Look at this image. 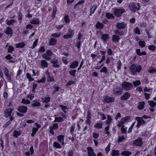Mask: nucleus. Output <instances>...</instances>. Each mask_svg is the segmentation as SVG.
Returning a JSON list of instances; mask_svg holds the SVG:
<instances>
[{"label": "nucleus", "instance_id": "obj_1", "mask_svg": "<svg viewBox=\"0 0 156 156\" xmlns=\"http://www.w3.org/2000/svg\"><path fill=\"white\" fill-rule=\"evenodd\" d=\"M129 69L132 74L133 75H134L136 73L140 72L142 68L140 65L137 66L135 64H133L131 65Z\"/></svg>", "mask_w": 156, "mask_h": 156}, {"label": "nucleus", "instance_id": "obj_2", "mask_svg": "<svg viewBox=\"0 0 156 156\" xmlns=\"http://www.w3.org/2000/svg\"><path fill=\"white\" fill-rule=\"evenodd\" d=\"M129 7L130 9L134 12L139 11L140 9V6L139 3L135 4L134 2H132L129 5Z\"/></svg>", "mask_w": 156, "mask_h": 156}, {"label": "nucleus", "instance_id": "obj_3", "mask_svg": "<svg viewBox=\"0 0 156 156\" xmlns=\"http://www.w3.org/2000/svg\"><path fill=\"white\" fill-rule=\"evenodd\" d=\"M122 86L124 90L126 91L131 90L133 87V86L131 83L127 82H123L122 84Z\"/></svg>", "mask_w": 156, "mask_h": 156}, {"label": "nucleus", "instance_id": "obj_4", "mask_svg": "<svg viewBox=\"0 0 156 156\" xmlns=\"http://www.w3.org/2000/svg\"><path fill=\"white\" fill-rule=\"evenodd\" d=\"M125 11L123 9H115L114 10V14L115 16L120 17L121 16L122 14L125 12Z\"/></svg>", "mask_w": 156, "mask_h": 156}, {"label": "nucleus", "instance_id": "obj_5", "mask_svg": "<svg viewBox=\"0 0 156 156\" xmlns=\"http://www.w3.org/2000/svg\"><path fill=\"white\" fill-rule=\"evenodd\" d=\"M135 120L137 121V124L136 126L137 129H138L141 126L145 123V121L140 117H136Z\"/></svg>", "mask_w": 156, "mask_h": 156}, {"label": "nucleus", "instance_id": "obj_6", "mask_svg": "<svg viewBox=\"0 0 156 156\" xmlns=\"http://www.w3.org/2000/svg\"><path fill=\"white\" fill-rule=\"evenodd\" d=\"M142 140L143 138L142 137H139L134 141L133 145L139 147H142L143 144Z\"/></svg>", "mask_w": 156, "mask_h": 156}, {"label": "nucleus", "instance_id": "obj_7", "mask_svg": "<svg viewBox=\"0 0 156 156\" xmlns=\"http://www.w3.org/2000/svg\"><path fill=\"white\" fill-rule=\"evenodd\" d=\"M27 108L25 106H19L17 110L23 114L25 113L27 111Z\"/></svg>", "mask_w": 156, "mask_h": 156}, {"label": "nucleus", "instance_id": "obj_8", "mask_svg": "<svg viewBox=\"0 0 156 156\" xmlns=\"http://www.w3.org/2000/svg\"><path fill=\"white\" fill-rule=\"evenodd\" d=\"M50 62L52 64V67L56 68L59 67V65L58 64V62L57 59L53 58L50 60Z\"/></svg>", "mask_w": 156, "mask_h": 156}, {"label": "nucleus", "instance_id": "obj_9", "mask_svg": "<svg viewBox=\"0 0 156 156\" xmlns=\"http://www.w3.org/2000/svg\"><path fill=\"white\" fill-rule=\"evenodd\" d=\"M64 138L65 136L62 135H59L57 136V139L58 142L61 143L63 146L65 145Z\"/></svg>", "mask_w": 156, "mask_h": 156}, {"label": "nucleus", "instance_id": "obj_10", "mask_svg": "<svg viewBox=\"0 0 156 156\" xmlns=\"http://www.w3.org/2000/svg\"><path fill=\"white\" fill-rule=\"evenodd\" d=\"M131 96V94L128 92H126L124 93L122 96L120 98V99L122 101L127 100Z\"/></svg>", "mask_w": 156, "mask_h": 156}, {"label": "nucleus", "instance_id": "obj_11", "mask_svg": "<svg viewBox=\"0 0 156 156\" xmlns=\"http://www.w3.org/2000/svg\"><path fill=\"white\" fill-rule=\"evenodd\" d=\"M87 154L89 156H96L94 152L93 149L91 147H87Z\"/></svg>", "mask_w": 156, "mask_h": 156}, {"label": "nucleus", "instance_id": "obj_12", "mask_svg": "<svg viewBox=\"0 0 156 156\" xmlns=\"http://www.w3.org/2000/svg\"><path fill=\"white\" fill-rule=\"evenodd\" d=\"M126 26V24L124 22H117L116 23V27L119 29H123Z\"/></svg>", "mask_w": 156, "mask_h": 156}, {"label": "nucleus", "instance_id": "obj_13", "mask_svg": "<svg viewBox=\"0 0 156 156\" xmlns=\"http://www.w3.org/2000/svg\"><path fill=\"white\" fill-rule=\"evenodd\" d=\"M13 110L12 108H9L5 110L4 112L5 117L7 118L11 115Z\"/></svg>", "mask_w": 156, "mask_h": 156}, {"label": "nucleus", "instance_id": "obj_14", "mask_svg": "<svg viewBox=\"0 0 156 156\" xmlns=\"http://www.w3.org/2000/svg\"><path fill=\"white\" fill-rule=\"evenodd\" d=\"M5 33L7 35H9L10 37L13 36V31L11 28L8 27H6V30L5 31Z\"/></svg>", "mask_w": 156, "mask_h": 156}, {"label": "nucleus", "instance_id": "obj_15", "mask_svg": "<svg viewBox=\"0 0 156 156\" xmlns=\"http://www.w3.org/2000/svg\"><path fill=\"white\" fill-rule=\"evenodd\" d=\"M3 70L7 78L8 79L10 80L11 79V75L9 73V71L7 68L6 67H5Z\"/></svg>", "mask_w": 156, "mask_h": 156}, {"label": "nucleus", "instance_id": "obj_16", "mask_svg": "<svg viewBox=\"0 0 156 156\" xmlns=\"http://www.w3.org/2000/svg\"><path fill=\"white\" fill-rule=\"evenodd\" d=\"M79 63L77 61H75L71 62L69 66V68L72 69H74L77 67L79 65Z\"/></svg>", "mask_w": 156, "mask_h": 156}, {"label": "nucleus", "instance_id": "obj_17", "mask_svg": "<svg viewBox=\"0 0 156 156\" xmlns=\"http://www.w3.org/2000/svg\"><path fill=\"white\" fill-rule=\"evenodd\" d=\"M120 38L119 36L116 34H114L112 37V41L113 43H117L119 42Z\"/></svg>", "mask_w": 156, "mask_h": 156}, {"label": "nucleus", "instance_id": "obj_18", "mask_svg": "<svg viewBox=\"0 0 156 156\" xmlns=\"http://www.w3.org/2000/svg\"><path fill=\"white\" fill-rule=\"evenodd\" d=\"M105 26L104 23L100 21H98L95 25V27L98 29H102Z\"/></svg>", "mask_w": 156, "mask_h": 156}, {"label": "nucleus", "instance_id": "obj_19", "mask_svg": "<svg viewBox=\"0 0 156 156\" xmlns=\"http://www.w3.org/2000/svg\"><path fill=\"white\" fill-rule=\"evenodd\" d=\"M145 105V103L144 101L140 102L137 106V108L140 110H143L144 107Z\"/></svg>", "mask_w": 156, "mask_h": 156}, {"label": "nucleus", "instance_id": "obj_20", "mask_svg": "<svg viewBox=\"0 0 156 156\" xmlns=\"http://www.w3.org/2000/svg\"><path fill=\"white\" fill-rule=\"evenodd\" d=\"M30 23L33 24H38L40 23V21L38 19L33 17L32 19L30 21Z\"/></svg>", "mask_w": 156, "mask_h": 156}, {"label": "nucleus", "instance_id": "obj_21", "mask_svg": "<svg viewBox=\"0 0 156 156\" xmlns=\"http://www.w3.org/2000/svg\"><path fill=\"white\" fill-rule=\"evenodd\" d=\"M97 7V6L96 5H94L90 7V14L89 15V16H91L94 13Z\"/></svg>", "mask_w": 156, "mask_h": 156}, {"label": "nucleus", "instance_id": "obj_22", "mask_svg": "<svg viewBox=\"0 0 156 156\" xmlns=\"http://www.w3.org/2000/svg\"><path fill=\"white\" fill-rule=\"evenodd\" d=\"M40 105L41 104L38 100L33 101L32 102V104H31V106L34 107H39Z\"/></svg>", "mask_w": 156, "mask_h": 156}, {"label": "nucleus", "instance_id": "obj_23", "mask_svg": "<svg viewBox=\"0 0 156 156\" xmlns=\"http://www.w3.org/2000/svg\"><path fill=\"white\" fill-rule=\"evenodd\" d=\"M136 52L137 54L139 56L145 55H147V53L145 51L140 52V49H137L136 50Z\"/></svg>", "mask_w": 156, "mask_h": 156}, {"label": "nucleus", "instance_id": "obj_24", "mask_svg": "<svg viewBox=\"0 0 156 156\" xmlns=\"http://www.w3.org/2000/svg\"><path fill=\"white\" fill-rule=\"evenodd\" d=\"M21 133V132L20 130L17 131L15 130L13 132V136L15 138H17L20 136Z\"/></svg>", "mask_w": 156, "mask_h": 156}, {"label": "nucleus", "instance_id": "obj_25", "mask_svg": "<svg viewBox=\"0 0 156 156\" xmlns=\"http://www.w3.org/2000/svg\"><path fill=\"white\" fill-rule=\"evenodd\" d=\"M50 97L49 96L42 98L41 101L43 103H48L50 101Z\"/></svg>", "mask_w": 156, "mask_h": 156}, {"label": "nucleus", "instance_id": "obj_26", "mask_svg": "<svg viewBox=\"0 0 156 156\" xmlns=\"http://www.w3.org/2000/svg\"><path fill=\"white\" fill-rule=\"evenodd\" d=\"M121 119L124 124L126 122H129L131 120V118L130 116H127L122 118Z\"/></svg>", "mask_w": 156, "mask_h": 156}, {"label": "nucleus", "instance_id": "obj_27", "mask_svg": "<svg viewBox=\"0 0 156 156\" xmlns=\"http://www.w3.org/2000/svg\"><path fill=\"white\" fill-rule=\"evenodd\" d=\"M59 107L61 108L62 110L66 114L68 112V108L66 106L63 105H60L59 106Z\"/></svg>", "mask_w": 156, "mask_h": 156}, {"label": "nucleus", "instance_id": "obj_28", "mask_svg": "<svg viewBox=\"0 0 156 156\" xmlns=\"http://www.w3.org/2000/svg\"><path fill=\"white\" fill-rule=\"evenodd\" d=\"M41 65L42 67L44 68L47 67L48 65V63L45 60H41Z\"/></svg>", "mask_w": 156, "mask_h": 156}, {"label": "nucleus", "instance_id": "obj_29", "mask_svg": "<svg viewBox=\"0 0 156 156\" xmlns=\"http://www.w3.org/2000/svg\"><path fill=\"white\" fill-rule=\"evenodd\" d=\"M57 42V41L55 38H51L49 41V44L50 46L54 45Z\"/></svg>", "mask_w": 156, "mask_h": 156}, {"label": "nucleus", "instance_id": "obj_30", "mask_svg": "<svg viewBox=\"0 0 156 156\" xmlns=\"http://www.w3.org/2000/svg\"><path fill=\"white\" fill-rule=\"evenodd\" d=\"M132 154V153L127 151H124L122 152L121 154L123 156H129Z\"/></svg>", "mask_w": 156, "mask_h": 156}, {"label": "nucleus", "instance_id": "obj_31", "mask_svg": "<svg viewBox=\"0 0 156 156\" xmlns=\"http://www.w3.org/2000/svg\"><path fill=\"white\" fill-rule=\"evenodd\" d=\"M53 146L54 148L56 149H61L62 148L60 144L56 142H53Z\"/></svg>", "mask_w": 156, "mask_h": 156}, {"label": "nucleus", "instance_id": "obj_32", "mask_svg": "<svg viewBox=\"0 0 156 156\" xmlns=\"http://www.w3.org/2000/svg\"><path fill=\"white\" fill-rule=\"evenodd\" d=\"M61 35V32H60L59 33L57 32L56 33H52L51 34V37L54 38H58Z\"/></svg>", "mask_w": 156, "mask_h": 156}, {"label": "nucleus", "instance_id": "obj_33", "mask_svg": "<svg viewBox=\"0 0 156 156\" xmlns=\"http://www.w3.org/2000/svg\"><path fill=\"white\" fill-rule=\"evenodd\" d=\"M57 8L56 6H53V12L52 14V17L53 19H54L55 17V15L57 11Z\"/></svg>", "mask_w": 156, "mask_h": 156}, {"label": "nucleus", "instance_id": "obj_34", "mask_svg": "<svg viewBox=\"0 0 156 156\" xmlns=\"http://www.w3.org/2000/svg\"><path fill=\"white\" fill-rule=\"evenodd\" d=\"M133 31L135 34L140 35V29L137 27H136L133 29Z\"/></svg>", "mask_w": 156, "mask_h": 156}, {"label": "nucleus", "instance_id": "obj_35", "mask_svg": "<svg viewBox=\"0 0 156 156\" xmlns=\"http://www.w3.org/2000/svg\"><path fill=\"white\" fill-rule=\"evenodd\" d=\"M82 42L81 41H79L76 40L75 45L78 49H80Z\"/></svg>", "mask_w": 156, "mask_h": 156}, {"label": "nucleus", "instance_id": "obj_36", "mask_svg": "<svg viewBox=\"0 0 156 156\" xmlns=\"http://www.w3.org/2000/svg\"><path fill=\"white\" fill-rule=\"evenodd\" d=\"M101 40L104 43H106L107 41V34H102L101 37Z\"/></svg>", "mask_w": 156, "mask_h": 156}, {"label": "nucleus", "instance_id": "obj_37", "mask_svg": "<svg viewBox=\"0 0 156 156\" xmlns=\"http://www.w3.org/2000/svg\"><path fill=\"white\" fill-rule=\"evenodd\" d=\"M148 49L150 50H151L153 52H155L156 49V47L154 45H149L148 46Z\"/></svg>", "mask_w": 156, "mask_h": 156}, {"label": "nucleus", "instance_id": "obj_38", "mask_svg": "<svg viewBox=\"0 0 156 156\" xmlns=\"http://www.w3.org/2000/svg\"><path fill=\"white\" fill-rule=\"evenodd\" d=\"M64 21L66 23H69L70 22V20L69 16L66 15L65 16L64 18Z\"/></svg>", "mask_w": 156, "mask_h": 156}, {"label": "nucleus", "instance_id": "obj_39", "mask_svg": "<svg viewBox=\"0 0 156 156\" xmlns=\"http://www.w3.org/2000/svg\"><path fill=\"white\" fill-rule=\"evenodd\" d=\"M148 102L151 108H153L155 107L156 105V102L153 101H148Z\"/></svg>", "mask_w": 156, "mask_h": 156}, {"label": "nucleus", "instance_id": "obj_40", "mask_svg": "<svg viewBox=\"0 0 156 156\" xmlns=\"http://www.w3.org/2000/svg\"><path fill=\"white\" fill-rule=\"evenodd\" d=\"M138 44L141 48H144L146 46V43L144 41H140L138 42Z\"/></svg>", "mask_w": 156, "mask_h": 156}, {"label": "nucleus", "instance_id": "obj_41", "mask_svg": "<svg viewBox=\"0 0 156 156\" xmlns=\"http://www.w3.org/2000/svg\"><path fill=\"white\" fill-rule=\"evenodd\" d=\"M25 45V44L23 42L19 43L16 44V47L17 48H22L24 47Z\"/></svg>", "mask_w": 156, "mask_h": 156}, {"label": "nucleus", "instance_id": "obj_42", "mask_svg": "<svg viewBox=\"0 0 156 156\" xmlns=\"http://www.w3.org/2000/svg\"><path fill=\"white\" fill-rule=\"evenodd\" d=\"M38 130L37 129V128H35V127H33L32 128V132L31 134V136L34 137L35 136V135L36 134Z\"/></svg>", "mask_w": 156, "mask_h": 156}, {"label": "nucleus", "instance_id": "obj_43", "mask_svg": "<svg viewBox=\"0 0 156 156\" xmlns=\"http://www.w3.org/2000/svg\"><path fill=\"white\" fill-rule=\"evenodd\" d=\"M115 33L117 35H119L120 36L122 35L124 33L123 31L119 29L115 30Z\"/></svg>", "mask_w": 156, "mask_h": 156}, {"label": "nucleus", "instance_id": "obj_44", "mask_svg": "<svg viewBox=\"0 0 156 156\" xmlns=\"http://www.w3.org/2000/svg\"><path fill=\"white\" fill-rule=\"evenodd\" d=\"M21 103L25 105H27L30 103V102L29 100L26 99L24 98L22 99V100Z\"/></svg>", "mask_w": 156, "mask_h": 156}, {"label": "nucleus", "instance_id": "obj_45", "mask_svg": "<svg viewBox=\"0 0 156 156\" xmlns=\"http://www.w3.org/2000/svg\"><path fill=\"white\" fill-rule=\"evenodd\" d=\"M114 93L117 95L120 94L122 92V90L121 89H115L114 90Z\"/></svg>", "mask_w": 156, "mask_h": 156}, {"label": "nucleus", "instance_id": "obj_46", "mask_svg": "<svg viewBox=\"0 0 156 156\" xmlns=\"http://www.w3.org/2000/svg\"><path fill=\"white\" fill-rule=\"evenodd\" d=\"M112 156H119V151L118 150H113L112 151Z\"/></svg>", "mask_w": 156, "mask_h": 156}, {"label": "nucleus", "instance_id": "obj_47", "mask_svg": "<svg viewBox=\"0 0 156 156\" xmlns=\"http://www.w3.org/2000/svg\"><path fill=\"white\" fill-rule=\"evenodd\" d=\"M76 69H73L71 70L69 72V73L70 75L73 76V77L76 76Z\"/></svg>", "mask_w": 156, "mask_h": 156}, {"label": "nucleus", "instance_id": "obj_48", "mask_svg": "<svg viewBox=\"0 0 156 156\" xmlns=\"http://www.w3.org/2000/svg\"><path fill=\"white\" fill-rule=\"evenodd\" d=\"M47 81L48 82H52L55 81V80L53 76L49 75L47 76Z\"/></svg>", "mask_w": 156, "mask_h": 156}, {"label": "nucleus", "instance_id": "obj_49", "mask_svg": "<svg viewBox=\"0 0 156 156\" xmlns=\"http://www.w3.org/2000/svg\"><path fill=\"white\" fill-rule=\"evenodd\" d=\"M150 69L148 70V72L150 73H156V69L155 68L153 67H150Z\"/></svg>", "mask_w": 156, "mask_h": 156}, {"label": "nucleus", "instance_id": "obj_50", "mask_svg": "<svg viewBox=\"0 0 156 156\" xmlns=\"http://www.w3.org/2000/svg\"><path fill=\"white\" fill-rule=\"evenodd\" d=\"M26 76L27 78L28 79L29 81L31 82L34 80V78L31 76L30 73H27L26 74Z\"/></svg>", "mask_w": 156, "mask_h": 156}, {"label": "nucleus", "instance_id": "obj_51", "mask_svg": "<svg viewBox=\"0 0 156 156\" xmlns=\"http://www.w3.org/2000/svg\"><path fill=\"white\" fill-rule=\"evenodd\" d=\"M73 36L69 34H65L63 36V38L65 39H68L72 38Z\"/></svg>", "mask_w": 156, "mask_h": 156}, {"label": "nucleus", "instance_id": "obj_52", "mask_svg": "<svg viewBox=\"0 0 156 156\" xmlns=\"http://www.w3.org/2000/svg\"><path fill=\"white\" fill-rule=\"evenodd\" d=\"M124 126L123 125L121 128V131L122 133H127V127L124 128Z\"/></svg>", "mask_w": 156, "mask_h": 156}, {"label": "nucleus", "instance_id": "obj_53", "mask_svg": "<svg viewBox=\"0 0 156 156\" xmlns=\"http://www.w3.org/2000/svg\"><path fill=\"white\" fill-rule=\"evenodd\" d=\"M102 123L101 122L100 123H97L95 125H94V127L95 128L100 129L101 128H102Z\"/></svg>", "mask_w": 156, "mask_h": 156}, {"label": "nucleus", "instance_id": "obj_54", "mask_svg": "<svg viewBox=\"0 0 156 156\" xmlns=\"http://www.w3.org/2000/svg\"><path fill=\"white\" fill-rule=\"evenodd\" d=\"M55 121L58 122H62L63 121V119L61 117H56L55 119Z\"/></svg>", "mask_w": 156, "mask_h": 156}, {"label": "nucleus", "instance_id": "obj_55", "mask_svg": "<svg viewBox=\"0 0 156 156\" xmlns=\"http://www.w3.org/2000/svg\"><path fill=\"white\" fill-rule=\"evenodd\" d=\"M74 150L73 149H71L67 152V156H73Z\"/></svg>", "mask_w": 156, "mask_h": 156}, {"label": "nucleus", "instance_id": "obj_56", "mask_svg": "<svg viewBox=\"0 0 156 156\" xmlns=\"http://www.w3.org/2000/svg\"><path fill=\"white\" fill-rule=\"evenodd\" d=\"M133 83L134 86L135 87L138 86L141 84L140 81L139 80L134 81Z\"/></svg>", "mask_w": 156, "mask_h": 156}, {"label": "nucleus", "instance_id": "obj_57", "mask_svg": "<svg viewBox=\"0 0 156 156\" xmlns=\"http://www.w3.org/2000/svg\"><path fill=\"white\" fill-rule=\"evenodd\" d=\"M136 123V121L133 122L131 125L129 127L128 130V133H130L131 132L132 129L134 127L135 124Z\"/></svg>", "mask_w": 156, "mask_h": 156}, {"label": "nucleus", "instance_id": "obj_58", "mask_svg": "<svg viewBox=\"0 0 156 156\" xmlns=\"http://www.w3.org/2000/svg\"><path fill=\"white\" fill-rule=\"evenodd\" d=\"M46 53L49 57L51 58V56L52 55L53 53L49 49H48L46 52Z\"/></svg>", "mask_w": 156, "mask_h": 156}, {"label": "nucleus", "instance_id": "obj_59", "mask_svg": "<svg viewBox=\"0 0 156 156\" xmlns=\"http://www.w3.org/2000/svg\"><path fill=\"white\" fill-rule=\"evenodd\" d=\"M14 50V47L11 45H10L8 48L7 51L9 53H12Z\"/></svg>", "mask_w": 156, "mask_h": 156}, {"label": "nucleus", "instance_id": "obj_60", "mask_svg": "<svg viewBox=\"0 0 156 156\" xmlns=\"http://www.w3.org/2000/svg\"><path fill=\"white\" fill-rule=\"evenodd\" d=\"M6 23L8 25H13V24L14 22H15L14 20H6Z\"/></svg>", "mask_w": 156, "mask_h": 156}, {"label": "nucleus", "instance_id": "obj_61", "mask_svg": "<svg viewBox=\"0 0 156 156\" xmlns=\"http://www.w3.org/2000/svg\"><path fill=\"white\" fill-rule=\"evenodd\" d=\"M85 1L84 0H81L79 1L74 6V8L75 9L76 7L79 5H82L84 3Z\"/></svg>", "mask_w": 156, "mask_h": 156}, {"label": "nucleus", "instance_id": "obj_62", "mask_svg": "<svg viewBox=\"0 0 156 156\" xmlns=\"http://www.w3.org/2000/svg\"><path fill=\"white\" fill-rule=\"evenodd\" d=\"M75 83V81L69 80L67 82L66 86V87H68L69 86H70L73 84H74Z\"/></svg>", "mask_w": 156, "mask_h": 156}, {"label": "nucleus", "instance_id": "obj_63", "mask_svg": "<svg viewBox=\"0 0 156 156\" xmlns=\"http://www.w3.org/2000/svg\"><path fill=\"white\" fill-rule=\"evenodd\" d=\"M42 57L43 58L45 59L46 60H50L51 59V58L48 56L46 53L43 54L42 55Z\"/></svg>", "mask_w": 156, "mask_h": 156}, {"label": "nucleus", "instance_id": "obj_64", "mask_svg": "<svg viewBox=\"0 0 156 156\" xmlns=\"http://www.w3.org/2000/svg\"><path fill=\"white\" fill-rule=\"evenodd\" d=\"M46 80V79L45 77L42 78L40 80H38L37 82L38 83H44Z\"/></svg>", "mask_w": 156, "mask_h": 156}]
</instances>
